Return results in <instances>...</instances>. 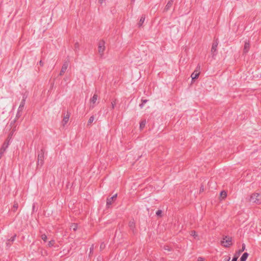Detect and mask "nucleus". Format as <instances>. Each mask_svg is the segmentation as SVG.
<instances>
[{
	"label": "nucleus",
	"mask_w": 261,
	"mask_h": 261,
	"mask_svg": "<svg viewBox=\"0 0 261 261\" xmlns=\"http://www.w3.org/2000/svg\"><path fill=\"white\" fill-rule=\"evenodd\" d=\"M173 2V0H170L168 2L167 4H166V5L165 7V9L164 10V12H166L170 9V8L171 7V6L172 5Z\"/></svg>",
	"instance_id": "obj_11"
},
{
	"label": "nucleus",
	"mask_w": 261,
	"mask_h": 261,
	"mask_svg": "<svg viewBox=\"0 0 261 261\" xmlns=\"http://www.w3.org/2000/svg\"><path fill=\"white\" fill-rule=\"evenodd\" d=\"M69 64V62L68 61H66L63 63L61 68V70L59 74L60 75H62L63 73L66 71L68 67Z\"/></svg>",
	"instance_id": "obj_7"
},
{
	"label": "nucleus",
	"mask_w": 261,
	"mask_h": 261,
	"mask_svg": "<svg viewBox=\"0 0 261 261\" xmlns=\"http://www.w3.org/2000/svg\"><path fill=\"white\" fill-rule=\"evenodd\" d=\"M69 118V116H67L64 117L63 121L65 122V123H66L68 121Z\"/></svg>",
	"instance_id": "obj_26"
},
{
	"label": "nucleus",
	"mask_w": 261,
	"mask_h": 261,
	"mask_svg": "<svg viewBox=\"0 0 261 261\" xmlns=\"http://www.w3.org/2000/svg\"><path fill=\"white\" fill-rule=\"evenodd\" d=\"M191 235L194 237L195 238L197 237V235L195 231H192Z\"/></svg>",
	"instance_id": "obj_29"
},
{
	"label": "nucleus",
	"mask_w": 261,
	"mask_h": 261,
	"mask_svg": "<svg viewBox=\"0 0 261 261\" xmlns=\"http://www.w3.org/2000/svg\"><path fill=\"white\" fill-rule=\"evenodd\" d=\"M128 226H129L130 229L133 231V233L135 234L136 232V231L135 229V223L134 220H130L129 222Z\"/></svg>",
	"instance_id": "obj_10"
},
{
	"label": "nucleus",
	"mask_w": 261,
	"mask_h": 261,
	"mask_svg": "<svg viewBox=\"0 0 261 261\" xmlns=\"http://www.w3.org/2000/svg\"><path fill=\"white\" fill-rule=\"evenodd\" d=\"M250 48L249 43L248 42H245L244 47V53L246 54L248 52Z\"/></svg>",
	"instance_id": "obj_12"
},
{
	"label": "nucleus",
	"mask_w": 261,
	"mask_h": 261,
	"mask_svg": "<svg viewBox=\"0 0 261 261\" xmlns=\"http://www.w3.org/2000/svg\"><path fill=\"white\" fill-rule=\"evenodd\" d=\"M199 75V72H197L196 71H195L193 73H192L191 76L192 80L197 79Z\"/></svg>",
	"instance_id": "obj_14"
},
{
	"label": "nucleus",
	"mask_w": 261,
	"mask_h": 261,
	"mask_svg": "<svg viewBox=\"0 0 261 261\" xmlns=\"http://www.w3.org/2000/svg\"><path fill=\"white\" fill-rule=\"evenodd\" d=\"M98 99V95L96 94H94L92 97L90 99V109H93L95 105L96 101Z\"/></svg>",
	"instance_id": "obj_6"
},
{
	"label": "nucleus",
	"mask_w": 261,
	"mask_h": 261,
	"mask_svg": "<svg viewBox=\"0 0 261 261\" xmlns=\"http://www.w3.org/2000/svg\"><path fill=\"white\" fill-rule=\"evenodd\" d=\"M80 45L78 42H76L74 45V50L75 51L79 49Z\"/></svg>",
	"instance_id": "obj_23"
},
{
	"label": "nucleus",
	"mask_w": 261,
	"mask_h": 261,
	"mask_svg": "<svg viewBox=\"0 0 261 261\" xmlns=\"http://www.w3.org/2000/svg\"><path fill=\"white\" fill-rule=\"evenodd\" d=\"M135 0H132V1L134 2Z\"/></svg>",
	"instance_id": "obj_43"
},
{
	"label": "nucleus",
	"mask_w": 261,
	"mask_h": 261,
	"mask_svg": "<svg viewBox=\"0 0 261 261\" xmlns=\"http://www.w3.org/2000/svg\"><path fill=\"white\" fill-rule=\"evenodd\" d=\"M221 244L222 246L225 247H229L232 245V238L229 236H225L223 238L221 241Z\"/></svg>",
	"instance_id": "obj_2"
},
{
	"label": "nucleus",
	"mask_w": 261,
	"mask_h": 261,
	"mask_svg": "<svg viewBox=\"0 0 261 261\" xmlns=\"http://www.w3.org/2000/svg\"><path fill=\"white\" fill-rule=\"evenodd\" d=\"M148 101V100L147 99H142V103L140 104L139 106L141 109L143 108L144 105L145 103H146Z\"/></svg>",
	"instance_id": "obj_18"
},
{
	"label": "nucleus",
	"mask_w": 261,
	"mask_h": 261,
	"mask_svg": "<svg viewBox=\"0 0 261 261\" xmlns=\"http://www.w3.org/2000/svg\"><path fill=\"white\" fill-rule=\"evenodd\" d=\"M16 237V234H14L8 240V241L13 242L15 241Z\"/></svg>",
	"instance_id": "obj_24"
},
{
	"label": "nucleus",
	"mask_w": 261,
	"mask_h": 261,
	"mask_svg": "<svg viewBox=\"0 0 261 261\" xmlns=\"http://www.w3.org/2000/svg\"><path fill=\"white\" fill-rule=\"evenodd\" d=\"M98 53L100 56L102 57L103 55V53L105 50V42L103 40L99 41L98 46Z\"/></svg>",
	"instance_id": "obj_5"
},
{
	"label": "nucleus",
	"mask_w": 261,
	"mask_h": 261,
	"mask_svg": "<svg viewBox=\"0 0 261 261\" xmlns=\"http://www.w3.org/2000/svg\"><path fill=\"white\" fill-rule=\"evenodd\" d=\"M25 99H26V97L24 96V95L23 96V99H22L20 103V105L18 107V111H22L23 109H24V106H25Z\"/></svg>",
	"instance_id": "obj_9"
},
{
	"label": "nucleus",
	"mask_w": 261,
	"mask_h": 261,
	"mask_svg": "<svg viewBox=\"0 0 261 261\" xmlns=\"http://www.w3.org/2000/svg\"><path fill=\"white\" fill-rule=\"evenodd\" d=\"M94 250V245H92L90 248V253H92Z\"/></svg>",
	"instance_id": "obj_31"
},
{
	"label": "nucleus",
	"mask_w": 261,
	"mask_h": 261,
	"mask_svg": "<svg viewBox=\"0 0 261 261\" xmlns=\"http://www.w3.org/2000/svg\"><path fill=\"white\" fill-rule=\"evenodd\" d=\"M105 247V244L103 243H101L100 246V248L101 249H103Z\"/></svg>",
	"instance_id": "obj_32"
},
{
	"label": "nucleus",
	"mask_w": 261,
	"mask_h": 261,
	"mask_svg": "<svg viewBox=\"0 0 261 261\" xmlns=\"http://www.w3.org/2000/svg\"><path fill=\"white\" fill-rule=\"evenodd\" d=\"M54 241L53 240V241H50L48 242V245L49 246V247H51V246H53L54 244Z\"/></svg>",
	"instance_id": "obj_30"
},
{
	"label": "nucleus",
	"mask_w": 261,
	"mask_h": 261,
	"mask_svg": "<svg viewBox=\"0 0 261 261\" xmlns=\"http://www.w3.org/2000/svg\"><path fill=\"white\" fill-rule=\"evenodd\" d=\"M162 213V211L160 210H159L156 211V215L158 216H161Z\"/></svg>",
	"instance_id": "obj_28"
},
{
	"label": "nucleus",
	"mask_w": 261,
	"mask_h": 261,
	"mask_svg": "<svg viewBox=\"0 0 261 261\" xmlns=\"http://www.w3.org/2000/svg\"><path fill=\"white\" fill-rule=\"evenodd\" d=\"M238 257L234 256L232 259L231 261H237Z\"/></svg>",
	"instance_id": "obj_37"
},
{
	"label": "nucleus",
	"mask_w": 261,
	"mask_h": 261,
	"mask_svg": "<svg viewBox=\"0 0 261 261\" xmlns=\"http://www.w3.org/2000/svg\"><path fill=\"white\" fill-rule=\"evenodd\" d=\"M117 196V194H116L114 195L113 196H112V197H111L110 198H108L107 199V206L108 207H109V206L112 204L113 200L114 199H116Z\"/></svg>",
	"instance_id": "obj_8"
},
{
	"label": "nucleus",
	"mask_w": 261,
	"mask_h": 261,
	"mask_svg": "<svg viewBox=\"0 0 261 261\" xmlns=\"http://www.w3.org/2000/svg\"><path fill=\"white\" fill-rule=\"evenodd\" d=\"M18 205L17 203H15L13 205V207L15 210H16L18 208Z\"/></svg>",
	"instance_id": "obj_36"
},
{
	"label": "nucleus",
	"mask_w": 261,
	"mask_h": 261,
	"mask_svg": "<svg viewBox=\"0 0 261 261\" xmlns=\"http://www.w3.org/2000/svg\"><path fill=\"white\" fill-rule=\"evenodd\" d=\"M229 259H230V258H229L228 259H227L225 260L224 261H229Z\"/></svg>",
	"instance_id": "obj_40"
},
{
	"label": "nucleus",
	"mask_w": 261,
	"mask_h": 261,
	"mask_svg": "<svg viewBox=\"0 0 261 261\" xmlns=\"http://www.w3.org/2000/svg\"><path fill=\"white\" fill-rule=\"evenodd\" d=\"M77 225L76 224H73L71 226L70 229H72L74 231H75L77 230Z\"/></svg>",
	"instance_id": "obj_17"
},
{
	"label": "nucleus",
	"mask_w": 261,
	"mask_h": 261,
	"mask_svg": "<svg viewBox=\"0 0 261 261\" xmlns=\"http://www.w3.org/2000/svg\"><path fill=\"white\" fill-rule=\"evenodd\" d=\"M197 68H200V65H198L197 66Z\"/></svg>",
	"instance_id": "obj_41"
},
{
	"label": "nucleus",
	"mask_w": 261,
	"mask_h": 261,
	"mask_svg": "<svg viewBox=\"0 0 261 261\" xmlns=\"http://www.w3.org/2000/svg\"><path fill=\"white\" fill-rule=\"evenodd\" d=\"M116 103V100H114V101H112L111 106H112V109H114Z\"/></svg>",
	"instance_id": "obj_27"
},
{
	"label": "nucleus",
	"mask_w": 261,
	"mask_h": 261,
	"mask_svg": "<svg viewBox=\"0 0 261 261\" xmlns=\"http://www.w3.org/2000/svg\"><path fill=\"white\" fill-rule=\"evenodd\" d=\"M8 144H6V143H4L3 146L1 147L6 148V149L8 147Z\"/></svg>",
	"instance_id": "obj_34"
},
{
	"label": "nucleus",
	"mask_w": 261,
	"mask_h": 261,
	"mask_svg": "<svg viewBox=\"0 0 261 261\" xmlns=\"http://www.w3.org/2000/svg\"><path fill=\"white\" fill-rule=\"evenodd\" d=\"M99 1H101V3H102V0H99Z\"/></svg>",
	"instance_id": "obj_42"
},
{
	"label": "nucleus",
	"mask_w": 261,
	"mask_h": 261,
	"mask_svg": "<svg viewBox=\"0 0 261 261\" xmlns=\"http://www.w3.org/2000/svg\"><path fill=\"white\" fill-rule=\"evenodd\" d=\"M245 245L244 244H243L242 245V248L241 249V250H240V252H243L245 250Z\"/></svg>",
	"instance_id": "obj_33"
},
{
	"label": "nucleus",
	"mask_w": 261,
	"mask_h": 261,
	"mask_svg": "<svg viewBox=\"0 0 261 261\" xmlns=\"http://www.w3.org/2000/svg\"><path fill=\"white\" fill-rule=\"evenodd\" d=\"M44 149H41L38 155V164L42 166L43 164L44 161Z\"/></svg>",
	"instance_id": "obj_4"
},
{
	"label": "nucleus",
	"mask_w": 261,
	"mask_h": 261,
	"mask_svg": "<svg viewBox=\"0 0 261 261\" xmlns=\"http://www.w3.org/2000/svg\"><path fill=\"white\" fill-rule=\"evenodd\" d=\"M145 21V17H144L143 16H142L140 20H139V22L138 23V25L139 27H141L143 24V23H144Z\"/></svg>",
	"instance_id": "obj_15"
},
{
	"label": "nucleus",
	"mask_w": 261,
	"mask_h": 261,
	"mask_svg": "<svg viewBox=\"0 0 261 261\" xmlns=\"http://www.w3.org/2000/svg\"><path fill=\"white\" fill-rule=\"evenodd\" d=\"M22 111H18V110H17V114L16 115V118H19L21 116V113Z\"/></svg>",
	"instance_id": "obj_22"
},
{
	"label": "nucleus",
	"mask_w": 261,
	"mask_h": 261,
	"mask_svg": "<svg viewBox=\"0 0 261 261\" xmlns=\"http://www.w3.org/2000/svg\"><path fill=\"white\" fill-rule=\"evenodd\" d=\"M220 196L223 199L226 197L227 194L225 191H221L220 193Z\"/></svg>",
	"instance_id": "obj_21"
},
{
	"label": "nucleus",
	"mask_w": 261,
	"mask_h": 261,
	"mask_svg": "<svg viewBox=\"0 0 261 261\" xmlns=\"http://www.w3.org/2000/svg\"><path fill=\"white\" fill-rule=\"evenodd\" d=\"M5 150H6V148L1 147L0 148V159L2 158L3 154L5 152Z\"/></svg>",
	"instance_id": "obj_20"
},
{
	"label": "nucleus",
	"mask_w": 261,
	"mask_h": 261,
	"mask_svg": "<svg viewBox=\"0 0 261 261\" xmlns=\"http://www.w3.org/2000/svg\"><path fill=\"white\" fill-rule=\"evenodd\" d=\"M145 125H146V121L145 120H143V121H141L140 123V129H142L143 128H144L145 126Z\"/></svg>",
	"instance_id": "obj_16"
},
{
	"label": "nucleus",
	"mask_w": 261,
	"mask_h": 261,
	"mask_svg": "<svg viewBox=\"0 0 261 261\" xmlns=\"http://www.w3.org/2000/svg\"><path fill=\"white\" fill-rule=\"evenodd\" d=\"M250 201L257 204L261 203V193H254L250 198Z\"/></svg>",
	"instance_id": "obj_1"
},
{
	"label": "nucleus",
	"mask_w": 261,
	"mask_h": 261,
	"mask_svg": "<svg viewBox=\"0 0 261 261\" xmlns=\"http://www.w3.org/2000/svg\"><path fill=\"white\" fill-rule=\"evenodd\" d=\"M248 255H249V254L248 253H247V252L244 253L240 258V261H246Z\"/></svg>",
	"instance_id": "obj_13"
},
{
	"label": "nucleus",
	"mask_w": 261,
	"mask_h": 261,
	"mask_svg": "<svg viewBox=\"0 0 261 261\" xmlns=\"http://www.w3.org/2000/svg\"><path fill=\"white\" fill-rule=\"evenodd\" d=\"M94 116H91V117L89 118V120H88V125H90V124H91L93 122V121H94Z\"/></svg>",
	"instance_id": "obj_19"
},
{
	"label": "nucleus",
	"mask_w": 261,
	"mask_h": 261,
	"mask_svg": "<svg viewBox=\"0 0 261 261\" xmlns=\"http://www.w3.org/2000/svg\"><path fill=\"white\" fill-rule=\"evenodd\" d=\"M41 238L44 242H45L47 240V237L46 234H43L41 236Z\"/></svg>",
	"instance_id": "obj_25"
},
{
	"label": "nucleus",
	"mask_w": 261,
	"mask_h": 261,
	"mask_svg": "<svg viewBox=\"0 0 261 261\" xmlns=\"http://www.w3.org/2000/svg\"><path fill=\"white\" fill-rule=\"evenodd\" d=\"M197 261H204V259L203 257H199L198 258V259H197Z\"/></svg>",
	"instance_id": "obj_35"
},
{
	"label": "nucleus",
	"mask_w": 261,
	"mask_h": 261,
	"mask_svg": "<svg viewBox=\"0 0 261 261\" xmlns=\"http://www.w3.org/2000/svg\"><path fill=\"white\" fill-rule=\"evenodd\" d=\"M39 65L41 66H43L44 65L43 62L41 60L39 61Z\"/></svg>",
	"instance_id": "obj_38"
},
{
	"label": "nucleus",
	"mask_w": 261,
	"mask_h": 261,
	"mask_svg": "<svg viewBox=\"0 0 261 261\" xmlns=\"http://www.w3.org/2000/svg\"><path fill=\"white\" fill-rule=\"evenodd\" d=\"M218 45V39H216L215 40V41L213 42L212 48H211V55L213 58H215L217 54V48Z\"/></svg>",
	"instance_id": "obj_3"
},
{
	"label": "nucleus",
	"mask_w": 261,
	"mask_h": 261,
	"mask_svg": "<svg viewBox=\"0 0 261 261\" xmlns=\"http://www.w3.org/2000/svg\"><path fill=\"white\" fill-rule=\"evenodd\" d=\"M165 249L167 250L168 251H170L171 250V249L168 247H167V246L165 247Z\"/></svg>",
	"instance_id": "obj_39"
}]
</instances>
